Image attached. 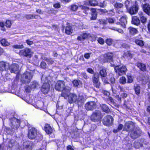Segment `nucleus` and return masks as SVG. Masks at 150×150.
<instances>
[{
	"mask_svg": "<svg viewBox=\"0 0 150 150\" xmlns=\"http://www.w3.org/2000/svg\"><path fill=\"white\" fill-rule=\"evenodd\" d=\"M73 83L74 85L76 86L80 87L81 86L82 83L80 81H78L76 80H74L73 81Z\"/></svg>",
	"mask_w": 150,
	"mask_h": 150,
	"instance_id": "32",
	"label": "nucleus"
},
{
	"mask_svg": "<svg viewBox=\"0 0 150 150\" xmlns=\"http://www.w3.org/2000/svg\"><path fill=\"white\" fill-rule=\"evenodd\" d=\"M32 76L30 72H26L21 76V80L25 83H28L30 81Z\"/></svg>",
	"mask_w": 150,
	"mask_h": 150,
	"instance_id": "4",
	"label": "nucleus"
},
{
	"mask_svg": "<svg viewBox=\"0 0 150 150\" xmlns=\"http://www.w3.org/2000/svg\"><path fill=\"white\" fill-rule=\"evenodd\" d=\"M113 55L112 53H108L104 55L103 60L105 62H109L111 63L112 62Z\"/></svg>",
	"mask_w": 150,
	"mask_h": 150,
	"instance_id": "14",
	"label": "nucleus"
},
{
	"mask_svg": "<svg viewBox=\"0 0 150 150\" xmlns=\"http://www.w3.org/2000/svg\"><path fill=\"white\" fill-rule=\"evenodd\" d=\"M131 133L130 134L131 137L133 139H136L138 137L140 134L141 131L140 129L138 128L134 130L133 131H132Z\"/></svg>",
	"mask_w": 150,
	"mask_h": 150,
	"instance_id": "15",
	"label": "nucleus"
},
{
	"mask_svg": "<svg viewBox=\"0 0 150 150\" xmlns=\"http://www.w3.org/2000/svg\"><path fill=\"white\" fill-rule=\"evenodd\" d=\"M123 56L125 58H131L132 55L129 51H127L125 52L123 54Z\"/></svg>",
	"mask_w": 150,
	"mask_h": 150,
	"instance_id": "34",
	"label": "nucleus"
},
{
	"mask_svg": "<svg viewBox=\"0 0 150 150\" xmlns=\"http://www.w3.org/2000/svg\"><path fill=\"white\" fill-rule=\"evenodd\" d=\"M34 16L33 15L29 14L25 16L26 18L28 19H31L33 18V16Z\"/></svg>",
	"mask_w": 150,
	"mask_h": 150,
	"instance_id": "56",
	"label": "nucleus"
},
{
	"mask_svg": "<svg viewBox=\"0 0 150 150\" xmlns=\"http://www.w3.org/2000/svg\"><path fill=\"white\" fill-rule=\"evenodd\" d=\"M123 127V125L121 124H120L117 129H114L113 130V132L115 133H117L119 131L122 129Z\"/></svg>",
	"mask_w": 150,
	"mask_h": 150,
	"instance_id": "36",
	"label": "nucleus"
},
{
	"mask_svg": "<svg viewBox=\"0 0 150 150\" xmlns=\"http://www.w3.org/2000/svg\"><path fill=\"white\" fill-rule=\"evenodd\" d=\"M94 85L97 88H99L100 86V82L99 81V76L98 74H95L92 78Z\"/></svg>",
	"mask_w": 150,
	"mask_h": 150,
	"instance_id": "11",
	"label": "nucleus"
},
{
	"mask_svg": "<svg viewBox=\"0 0 150 150\" xmlns=\"http://www.w3.org/2000/svg\"><path fill=\"white\" fill-rule=\"evenodd\" d=\"M37 130L35 128H32L29 131L28 136L30 139H35L38 135Z\"/></svg>",
	"mask_w": 150,
	"mask_h": 150,
	"instance_id": "7",
	"label": "nucleus"
},
{
	"mask_svg": "<svg viewBox=\"0 0 150 150\" xmlns=\"http://www.w3.org/2000/svg\"><path fill=\"white\" fill-rule=\"evenodd\" d=\"M108 22L110 23H112L114 22V20L112 18H109L108 19Z\"/></svg>",
	"mask_w": 150,
	"mask_h": 150,
	"instance_id": "60",
	"label": "nucleus"
},
{
	"mask_svg": "<svg viewBox=\"0 0 150 150\" xmlns=\"http://www.w3.org/2000/svg\"><path fill=\"white\" fill-rule=\"evenodd\" d=\"M107 79L110 81L111 83H114L115 82V79L114 77V75L110 73L109 74L108 76L107 77Z\"/></svg>",
	"mask_w": 150,
	"mask_h": 150,
	"instance_id": "23",
	"label": "nucleus"
},
{
	"mask_svg": "<svg viewBox=\"0 0 150 150\" xmlns=\"http://www.w3.org/2000/svg\"><path fill=\"white\" fill-rule=\"evenodd\" d=\"M31 88L30 86H26L25 87V91L27 92H29L30 91Z\"/></svg>",
	"mask_w": 150,
	"mask_h": 150,
	"instance_id": "59",
	"label": "nucleus"
},
{
	"mask_svg": "<svg viewBox=\"0 0 150 150\" xmlns=\"http://www.w3.org/2000/svg\"><path fill=\"white\" fill-rule=\"evenodd\" d=\"M120 23H117V24H120L121 25L123 28H125L126 25L127 24V18L126 15H124L122 17L120 20Z\"/></svg>",
	"mask_w": 150,
	"mask_h": 150,
	"instance_id": "17",
	"label": "nucleus"
},
{
	"mask_svg": "<svg viewBox=\"0 0 150 150\" xmlns=\"http://www.w3.org/2000/svg\"><path fill=\"white\" fill-rule=\"evenodd\" d=\"M100 106L101 107L102 109L104 112L106 113H108L110 112V110L109 108L106 105L102 104Z\"/></svg>",
	"mask_w": 150,
	"mask_h": 150,
	"instance_id": "28",
	"label": "nucleus"
},
{
	"mask_svg": "<svg viewBox=\"0 0 150 150\" xmlns=\"http://www.w3.org/2000/svg\"><path fill=\"white\" fill-rule=\"evenodd\" d=\"M130 34L134 35L136 34L137 33V30L135 28L130 27L128 29Z\"/></svg>",
	"mask_w": 150,
	"mask_h": 150,
	"instance_id": "26",
	"label": "nucleus"
},
{
	"mask_svg": "<svg viewBox=\"0 0 150 150\" xmlns=\"http://www.w3.org/2000/svg\"><path fill=\"white\" fill-rule=\"evenodd\" d=\"M1 43L3 46H6L9 45V44L5 39H3L1 41Z\"/></svg>",
	"mask_w": 150,
	"mask_h": 150,
	"instance_id": "35",
	"label": "nucleus"
},
{
	"mask_svg": "<svg viewBox=\"0 0 150 150\" xmlns=\"http://www.w3.org/2000/svg\"><path fill=\"white\" fill-rule=\"evenodd\" d=\"M11 25V21L9 20H7L6 23V26L7 27L10 28Z\"/></svg>",
	"mask_w": 150,
	"mask_h": 150,
	"instance_id": "49",
	"label": "nucleus"
},
{
	"mask_svg": "<svg viewBox=\"0 0 150 150\" xmlns=\"http://www.w3.org/2000/svg\"><path fill=\"white\" fill-rule=\"evenodd\" d=\"M39 86V84L37 82H34L31 86V88L35 89L38 87Z\"/></svg>",
	"mask_w": 150,
	"mask_h": 150,
	"instance_id": "43",
	"label": "nucleus"
},
{
	"mask_svg": "<svg viewBox=\"0 0 150 150\" xmlns=\"http://www.w3.org/2000/svg\"><path fill=\"white\" fill-rule=\"evenodd\" d=\"M113 66L115 67V71L119 76L125 74L127 70L125 66H115V65L114 64H113Z\"/></svg>",
	"mask_w": 150,
	"mask_h": 150,
	"instance_id": "3",
	"label": "nucleus"
},
{
	"mask_svg": "<svg viewBox=\"0 0 150 150\" xmlns=\"http://www.w3.org/2000/svg\"><path fill=\"white\" fill-rule=\"evenodd\" d=\"M92 16L91 18V20H95L97 18V14L96 13H91Z\"/></svg>",
	"mask_w": 150,
	"mask_h": 150,
	"instance_id": "46",
	"label": "nucleus"
},
{
	"mask_svg": "<svg viewBox=\"0 0 150 150\" xmlns=\"http://www.w3.org/2000/svg\"><path fill=\"white\" fill-rule=\"evenodd\" d=\"M143 9L145 13L149 15L150 13V6L147 4L143 5L142 6Z\"/></svg>",
	"mask_w": 150,
	"mask_h": 150,
	"instance_id": "21",
	"label": "nucleus"
},
{
	"mask_svg": "<svg viewBox=\"0 0 150 150\" xmlns=\"http://www.w3.org/2000/svg\"><path fill=\"white\" fill-rule=\"evenodd\" d=\"M139 8V7L137 3L135 2L134 4L132 6L127 9V11L131 15L135 14L138 12Z\"/></svg>",
	"mask_w": 150,
	"mask_h": 150,
	"instance_id": "6",
	"label": "nucleus"
},
{
	"mask_svg": "<svg viewBox=\"0 0 150 150\" xmlns=\"http://www.w3.org/2000/svg\"><path fill=\"white\" fill-rule=\"evenodd\" d=\"M123 6V5L120 3L117 2L114 5L115 7L117 8H121Z\"/></svg>",
	"mask_w": 150,
	"mask_h": 150,
	"instance_id": "40",
	"label": "nucleus"
},
{
	"mask_svg": "<svg viewBox=\"0 0 150 150\" xmlns=\"http://www.w3.org/2000/svg\"><path fill=\"white\" fill-rule=\"evenodd\" d=\"M113 119L112 116L110 115H107L103 119V123L105 125H111L113 123Z\"/></svg>",
	"mask_w": 150,
	"mask_h": 150,
	"instance_id": "10",
	"label": "nucleus"
},
{
	"mask_svg": "<svg viewBox=\"0 0 150 150\" xmlns=\"http://www.w3.org/2000/svg\"><path fill=\"white\" fill-rule=\"evenodd\" d=\"M43 59L44 60L48 62V63L49 64H52L54 62L53 60L51 59H48L46 57H44Z\"/></svg>",
	"mask_w": 150,
	"mask_h": 150,
	"instance_id": "45",
	"label": "nucleus"
},
{
	"mask_svg": "<svg viewBox=\"0 0 150 150\" xmlns=\"http://www.w3.org/2000/svg\"><path fill=\"white\" fill-rule=\"evenodd\" d=\"M85 107L88 110H92L96 108V104L94 101L89 102L85 104Z\"/></svg>",
	"mask_w": 150,
	"mask_h": 150,
	"instance_id": "12",
	"label": "nucleus"
},
{
	"mask_svg": "<svg viewBox=\"0 0 150 150\" xmlns=\"http://www.w3.org/2000/svg\"><path fill=\"white\" fill-rule=\"evenodd\" d=\"M78 6L76 5L73 4L71 6V10L75 11L78 9Z\"/></svg>",
	"mask_w": 150,
	"mask_h": 150,
	"instance_id": "47",
	"label": "nucleus"
},
{
	"mask_svg": "<svg viewBox=\"0 0 150 150\" xmlns=\"http://www.w3.org/2000/svg\"><path fill=\"white\" fill-rule=\"evenodd\" d=\"M9 69L12 73H17L18 72L19 70V66L16 64H13L12 65Z\"/></svg>",
	"mask_w": 150,
	"mask_h": 150,
	"instance_id": "19",
	"label": "nucleus"
},
{
	"mask_svg": "<svg viewBox=\"0 0 150 150\" xmlns=\"http://www.w3.org/2000/svg\"><path fill=\"white\" fill-rule=\"evenodd\" d=\"M55 89L57 91H62V96L64 98L67 97L68 93L71 90L70 87L65 86L64 82L61 81H57L56 84Z\"/></svg>",
	"mask_w": 150,
	"mask_h": 150,
	"instance_id": "1",
	"label": "nucleus"
},
{
	"mask_svg": "<svg viewBox=\"0 0 150 150\" xmlns=\"http://www.w3.org/2000/svg\"><path fill=\"white\" fill-rule=\"evenodd\" d=\"M111 30L117 31L119 33L122 34L124 32L123 30L121 29H118L116 28L112 27L110 28Z\"/></svg>",
	"mask_w": 150,
	"mask_h": 150,
	"instance_id": "38",
	"label": "nucleus"
},
{
	"mask_svg": "<svg viewBox=\"0 0 150 150\" xmlns=\"http://www.w3.org/2000/svg\"><path fill=\"white\" fill-rule=\"evenodd\" d=\"M11 126L12 128L17 129L19 127L20 121L15 117H13L10 119Z\"/></svg>",
	"mask_w": 150,
	"mask_h": 150,
	"instance_id": "8",
	"label": "nucleus"
},
{
	"mask_svg": "<svg viewBox=\"0 0 150 150\" xmlns=\"http://www.w3.org/2000/svg\"><path fill=\"white\" fill-rule=\"evenodd\" d=\"M138 67L142 71H144L146 70V67L144 64L142 63H138L137 64Z\"/></svg>",
	"mask_w": 150,
	"mask_h": 150,
	"instance_id": "33",
	"label": "nucleus"
},
{
	"mask_svg": "<svg viewBox=\"0 0 150 150\" xmlns=\"http://www.w3.org/2000/svg\"><path fill=\"white\" fill-rule=\"evenodd\" d=\"M68 93L67 97L65 98H66L68 97V101L69 103H76L78 104H81L83 103L85 100V98L83 95L82 94H80L79 96L74 93Z\"/></svg>",
	"mask_w": 150,
	"mask_h": 150,
	"instance_id": "2",
	"label": "nucleus"
},
{
	"mask_svg": "<svg viewBox=\"0 0 150 150\" xmlns=\"http://www.w3.org/2000/svg\"><path fill=\"white\" fill-rule=\"evenodd\" d=\"M108 101L109 103H110L112 104H115L114 100L111 97H109L108 99Z\"/></svg>",
	"mask_w": 150,
	"mask_h": 150,
	"instance_id": "52",
	"label": "nucleus"
},
{
	"mask_svg": "<svg viewBox=\"0 0 150 150\" xmlns=\"http://www.w3.org/2000/svg\"><path fill=\"white\" fill-rule=\"evenodd\" d=\"M130 3V2L129 1L127 0L125 1V6L127 9H128L127 8L128 7V6H129V4Z\"/></svg>",
	"mask_w": 150,
	"mask_h": 150,
	"instance_id": "58",
	"label": "nucleus"
},
{
	"mask_svg": "<svg viewBox=\"0 0 150 150\" xmlns=\"http://www.w3.org/2000/svg\"><path fill=\"white\" fill-rule=\"evenodd\" d=\"M44 129L46 132L48 134H51L52 132L53 129L49 124H45Z\"/></svg>",
	"mask_w": 150,
	"mask_h": 150,
	"instance_id": "20",
	"label": "nucleus"
},
{
	"mask_svg": "<svg viewBox=\"0 0 150 150\" xmlns=\"http://www.w3.org/2000/svg\"><path fill=\"white\" fill-rule=\"evenodd\" d=\"M13 47L16 49H22L23 48L24 46L23 45H16L13 46Z\"/></svg>",
	"mask_w": 150,
	"mask_h": 150,
	"instance_id": "42",
	"label": "nucleus"
},
{
	"mask_svg": "<svg viewBox=\"0 0 150 150\" xmlns=\"http://www.w3.org/2000/svg\"><path fill=\"white\" fill-rule=\"evenodd\" d=\"M122 46L123 47L126 48H129V45L125 43H123V44H122Z\"/></svg>",
	"mask_w": 150,
	"mask_h": 150,
	"instance_id": "61",
	"label": "nucleus"
},
{
	"mask_svg": "<svg viewBox=\"0 0 150 150\" xmlns=\"http://www.w3.org/2000/svg\"><path fill=\"white\" fill-rule=\"evenodd\" d=\"M72 31L73 30L71 26H68L66 27L65 29V33L67 34H71L72 33Z\"/></svg>",
	"mask_w": 150,
	"mask_h": 150,
	"instance_id": "27",
	"label": "nucleus"
},
{
	"mask_svg": "<svg viewBox=\"0 0 150 150\" xmlns=\"http://www.w3.org/2000/svg\"><path fill=\"white\" fill-rule=\"evenodd\" d=\"M99 22L100 24H105L106 23V21L105 19H99Z\"/></svg>",
	"mask_w": 150,
	"mask_h": 150,
	"instance_id": "55",
	"label": "nucleus"
},
{
	"mask_svg": "<svg viewBox=\"0 0 150 150\" xmlns=\"http://www.w3.org/2000/svg\"><path fill=\"white\" fill-rule=\"evenodd\" d=\"M132 22L134 24L138 25L140 23V21L137 17L135 16L132 18Z\"/></svg>",
	"mask_w": 150,
	"mask_h": 150,
	"instance_id": "30",
	"label": "nucleus"
},
{
	"mask_svg": "<svg viewBox=\"0 0 150 150\" xmlns=\"http://www.w3.org/2000/svg\"><path fill=\"white\" fill-rule=\"evenodd\" d=\"M134 127V124L132 122H128L125 123L123 130L130 132L132 131Z\"/></svg>",
	"mask_w": 150,
	"mask_h": 150,
	"instance_id": "13",
	"label": "nucleus"
},
{
	"mask_svg": "<svg viewBox=\"0 0 150 150\" xmlns=\"http://www.w3.org/2000/svg\"><path fill=\"white\" fill-rule=\"evenodd\" d=\"M120 83L124 84L126 83V79L124 76L121 77L120 79Z\"/></svg>",
	"mask_w": 150,
	"mask_h": 150,
	"instance_id": "39",
	"label": "nucleus"
},
{
	"mask_svg": "<svg viewBox=\"0 0 150 150\" xmlns=\"http://www.w3.org/2000/svg\"><path fill=\"white\" fill-rule=\"evenodd\" d=\"M87 71L91 74H93L94 72L93 69L91 68H88L87 69Z\"/></svg>",
	"mask_w": 150,
	"mask_h": 150,
	"instance_id": "64",
	"label": "nucleus"
},
{
	"mask_svg": "<svg viewBox=\"0 0 150 150\" xmlns=\"http://www.w3.org/2000/svg\"><path fill=\"white\" fill-rule=\"evenodd\" d=\"M140 20L141 22L143 23H145L147 21V18L145 17L142 12H139V13Z\"/></svg>",
	"mask_w": 150,
	"mask_h": 150,
	"instance_id": "24",
	"label": "nucleus"
},
{
	"mask_svg": "<svg viewBox=\"0 0 150 150\" xmlns=\"http://www.w3.org/2000/svg\"><path fill=\"white\" fill-rule=\"evenodd\" d=\"M4 23L2 22H0V26L1 28V30L3 31H5V28H4Z\"/></svg>",
	"mask_w": 150,
	"mask_h": 150,
	"instance_id": "50",
	"label": "nucleus"
},
{
	"mask_svg": "<svg viewBox=\"0 0 150 150\" xmlns=\"http://www.w3.org/2000/svg\"><path fill=\"white\" fill-rule=\"evenodd\" d=\"M134 88L136 94L137 95H139L140 93V86L138 85H136L135 86H134Z\"/></svg>",
	"mask_w": 150,
	"mask_h": 150,
	"instance_id": "31",
	"label": "nucleus"
},
{
	"mask_svg": "<svg viewBox=\"0 0 150 150\" xmlns=\"http://www.w3.org/2000/svg\"><path fill=\"white\" fill-rule=\"evenodd\" d=\"M9 64L8 63L2 62H0V70L4 71L7 70L9 69Z\"/></svg>",
	"mask_w": 150,
	"mask_h": 150,
	"instance_id": "16",
	"label": "nucleus"
},
{
	"mask_svg": "<svg viewBox=\"0 0 150 150\" xmlns=\"http://www.w3.org/2000/svg\"><path fill=\"white\" fill-rule=\"evenodd\" d=\"M53 6L55 8H60V5L59 3H57L54 4Z\"/></svg>",
	"mask_w": 150,
	"mask_h": 150,
	"instance_id": "62",
	"label": "nucleus"
},
{
	"mask_svg": "<svg viewBox=\"0 0 150 150\" xmlns=\"http://www.w3.org/2000/svg\"><path fill=\"white\" fill-rule=\"evenodd\" d=\"M50 89V85L47 83H45L42 85L41 91L44 94H45L47 93Z\"/></svg>",
	"mask_w": 150,
	"mask_h": 150,
	"instance_id": "18",
	"label": "nucleus"
},
{
	"mask_svg": "<svg viewBox=\"0 0 150 150\" xmlns=\"http://www.w3.org/2000/svg\"><path fill=\"white\" fill-rule=\"evenodd\" d=\"M107 13L110 16H113L114 15L115 13L113 11V10H111L107 11Z\"/></svg>",
	"mask_w": 150,
	"mask_h": 150,
	"instance_id": "53",
	"label": "nucleus"
},
{
	"mask_svg": "<svg viewBox=\"0 0 150 150\" xmlns=\"http://www.w3.org/2000/svg\"><path fill=\"white\" fill-rule=\"evenodd\" d=\"M89 35L86 33H83L80 36H78L77 40H79L81 41L86 38Z\"/></svg>",
	"mask_w": 150,
	"mask_h": 150,
	"instance_id": "22",
	"label": "nucleus"
},
{
	"mask_svg": "<svg viewBox=\"0 0 150 150\" xmlns=\"http://www.w3.org/2000/svg\"><path fill=\"white\" fill-rule=\"evenodd\" d=\"M90 54L87 53L85 54L84 55L85 58L86 59H88L90 57Z\"/></svg>",
	"mask_w": 150,
	"mask_h": 150,
	"instance_id": "63",
	"label": "nucleus"
},
{
	"mask_svg": "<svg viewBox=\"0 0 150 150\" xmlns=\"http://www.w3.org/2000/svg\"><path fill=\"white\" fill-rule=\"evenodd\" d=\"M98 3L96 1L94 0H90L89 5L91 6H96L98 5Z\"/></svg>",
	"mask_w": 150,
	"mask_h": 150,
	"instance_id": "37",
	"label": "nucleus"
},
{
	"mask_svg": "<svg viewBox=\"0 0 150 150\" xmlns=\"http://www.w3.org/2000/svg\"><path fill=\"white\" fill-rule=\"evenodd\" d=\"M112 40L111 39H108L106 40V42L107 44L109 45H111L112 43Z\"/></svg>",
	"mask_w": 150,
	"mask_h": 150,
	"instance_id": "48",
	"label": "nucleus"
},
{
	"mask_svg": "<svg viewBox=\"0 0 150 150\" xmlns=\"http://www.w3.org/2000/svg\"><path fill=\"white\" fill-rule=\"evenodd\" d=\"M119 87L120 89V94L121 97L123 98H125L127 96V95L126 93L124 91V89L121 87L120 86H119Z\"/></svg>",
	"mask_w": 150,
	"mask_h": 150,
	"instance_id": "25",
	"label": "nucleus"
},
{
	"mask_svg": "<svg viewBox=\"0 0 150 150\" xmlns=\"http://www.w3.org/2000/svg\"><path fill=\"white\" fill-rule=\"evenodd\" d=\"M40 66L42 68L45 69L46 67V64L45 62H43L41 63Z\"/></svg>",
	"mask_w": 150,
	"mask_h": 150,
	"instance_id": "54",
	"label": "nucleus"
},
{
	"mask_svg": "<svg viewBox=\"0 0 150 150\" xmlns=\"http://www.w3.org/2000/svg\"><path fill=\"white\" fill-rule=\"evenodd\" d=\"M102 117L100 111L96 110L91 116V119L94 122H96L99 120Z\"/></svg>",
	"mask_w": 150,
	"mask_h": 150,
	"instance_id": "5",
	"label": "nucleus"
},
{
	"mask_svg": "<svg viewBox=\"0 0 150 150\" xmlns=\"http://www.w3.org/2000/svg\"><path fill=\"white\" fill-rule=\"evenodd\" d=\"M26 42L28 45H32L33 43V41H30L29 40H26Z\"/></svg>",
	"mask_w": 150,
	"mask_h": 150,
	"instance_id": "57",
	"label": "nucleus"
},
{
	"mask_svg": "<svg viewBox=\"0 0 150 150\" xmlns=\"http://www.w3.org/2000/svg\"><path fill=\"white\" fill-rule=\"evenodd\" d=\"M135 42L137 45L140 46H142L144 45L143 42L140 40H136Z\"/></svg>",
	"mask_w": 150,
	"mask_h": 150,
	"instance_id": "44",
	"label": "nucleus"
},
{
	"mask_svg": "<svg viewBox=\"0 0 150 150\" xmlns=\"http://www.w3.org/2000/svg\"><path fill=\"white\" fill-rule=\"evenodd\" d=\"M98 42L101 44H103L104 43V40L102 38H99L98 39Z\"/></svg>",
	"mask_w": 150,
	"mask_h": 150,
	"instance_id": "51",
	"label": "nucleus"
},
{
	"mask_svg": "<svg viewBox=\"0 0 150 150\" xmlns=\"http://www.w3.org/2000/svg\"><path fill=\"white\" fill-rule=\"evenodd\" d=\"M100 74L102 77H105L107 74L106 69L102 68L100 71Z\"/></svg>",
	"mask_w": 150,
	"mask_h": 150,
	"instance_id": "29",
	"label": "nucleus"
},
{
	"mask_svg": "<svg viewBox=\"0 0 150 150\" xmlns=\"http://www.w3.org/2000/svg\"><path fill=\"white\" fill-rule=\"evenodd\" d=\"M33 52L31 51L30 49L25 48V49L20 50L19 54L27 57H30L33 54Z\"/></svg>",
	"mask_w": 150,
	"mask_h": 150,
	"instance_id": "9",
	"label": "nucleus"
},
{
	"mask_svg": "<svg viewBox=\"0 0 150 150\" xmlns=\"http://www.w3.org/2000/svg\"><path fill=\"white\" fill-rule=\"evenodd\" d=\"M127 83H132L133 81V77L130 75H127Z\"/></svg>",
	"mask_w": 150,
	"mask_h": 150,
	"instance_id": "41",
	"label": "nucleus"
}]
</instances>
